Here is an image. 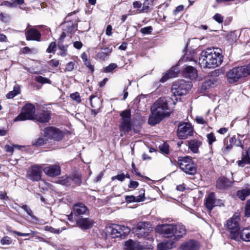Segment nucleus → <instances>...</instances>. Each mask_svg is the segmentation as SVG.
Here are the masks:
<instances>
[{
    "mask_svg": "<svg viewBox=\"0 0 250 250\" xmlns=\"http://www.w3.org/2000/svg\"><path fill=\"white\" fill-rule=\"evenodd\" d=\"M224 56L218 48H208L203 50L199 57V64L203 68H214L221 65Z\"/></svg>",
    "mask_w": 250,
    "mask_h": 250,
    "instance_id": "obj_1",
    "label": "nucleus"
},
{
    "mask_svg": "<svg viewBox=\"0 0 250 250\" xmlns=\"http://www.w3.org/2000/svg\"><path fill=\"white\" fill-rule=\"evenodd\" d=\"M151 111V115L149 118L148 123L152 125L160 123L164 117L168 116L170 113L167 102L164 98L157 100L152 106Z\"/></svg>",
    "mask_w": 250,
    "mask_h": 250,
    "instance_id": "obj_2",
    "label": "nucleus"
},
{
    "mask_svg": "<svg viewBox=\"0 0 250 250\" xmlns=\"http://www.w3.org/2000/svg\"><path fill=\"white\" fill-rule=\"evenodd\" d=\"M156 231L164 237L170 238L174 237V239L178 241L186 233L185 227L182 224H162L158 225Z\"/></svg>",
    "mask_w": 250,
    "mask_h": 250,
    "instance_id": "obj_3",
    "label": "nucleus"
},
{
    "mask_svg": "<svg viewBox=\"0 0 250 250\" xmlns=\"http://www.w3.org/2000/svg\"><path fill=\"white\" fill-rule=\"evenodd\" d=\"M120 115L121 119L119 129L121 131L120 135L123 136L132 129V122L131 119V111L129 109L125 110L120 113Z\"/></svg>",
    "mask_w": 250,
    "mask_h": 250,
    "instance_id": "obj_4",
    "label": "nucleus"
},
{
    "mask_svg": "<svg viewBox=\"0 0 250 250\" xmlns=\"http://www.w3.org/2000/svg\"><path fill=\"white\" fill-rule=\"evenodd\" d=\"M191 82L181 80L173 84L171 92L174 96L184 95L191 89Z\"/></svg>",
    "mask_w": 250,
    "mask_h": 250,
    "instance_id": "obj_5",
    "label": "nucleus"
},
{
    "mask_svg": "<svg viewBox=\"0 0 250 250\" xmlns=\"http://www.w3.org/2000/svg\"><path fill=\"white\" fill-rule=\"evenodd\" d=\"M180 168L186 173L194 175L196 172V167L191 157H179L178 162Z\"/></svg>",
    "mask_w": 250,
    "mask_h": 250,
    "instance_id": "obj_6",
    "label": "nucleus"
},
{
    "mask_svg": "<svg viewBox=\"0 0 250 250\" xmlns=\"http://www.w3.org/2000/svg\"><path fill=\"white\" fill-rule=\"evenodd\" d=\"M35 107L32 104H26L22 108L21 113L16 117L14 121H22L27 120H33L35 119L36 114Z\"/></svg>",
    "mask_w": 250,
    "mask_h": 250,
    "instance_id": "obj_7",
    "label": "nucleus"
},
{
    "mask_svg": "<svg viewBox=\"0 0 250 250\" xmlns=\"http://www.w3.org/2000/svg\"><path fill=\"white\" fill-rule=\"evenodd\" d=\"M107 231L113 238H125L129 233L130 229L125 226L113 224L108 228Z\"/></svg>",
    "mask_w": 250,
    "mask_h": 250,
    "instance_id": "obj_8",
    "label": "nucleus"
},
{
    "mask_svg": "<svg viewBox=\"0 0 250 250\" xmlns=\"http://www.w3.org/2000/svg\"><path fill=\"white\" fill-rule=\"evenodd\" d=\"M193 133V128L188 123H182L178 127L177 135L179 139H185Z\"/></svg>",
    "mask_w": 250,
    "mask_h": 250,
    "instance_id": "obj_9",
    "label": "nucleus"
},
{
    "mask_svg": "<svg viewBox=\"0 0 250 250\" xmlns=\"http://www.w3.org/2000/svg\"><path fill=\"white\" fill-rule=\"evenodd\" d=\"M246 76L243 66L234 67L227 74L229 82L230 83L236 82L241 78Z\"/></svg>",
    "mask_w": 250,
    "mask_h": 250,
    "instance_id": "obj_10",
    "label": "nucleus"
},
{
    "mask_svg": "<svg viewBox=\"0 0 250 250\" xmlns=\"http://www.w3.org/2000/svg\"><path fill=\"white\" fill-rule=\"evenodd\" d=\"M44 137L55 141H60L63 138V133L59 129L53 126H48L43 129Z\"/></svg>",
    "mask_w": 250,
    "mask_h": 250,
    "instance_id": "obj_11",
    "label": "nucleus"
},
{
    "mask_svg": "<svg viewBox=\"0 0 250 250\" xmlns=\"http://www.w3.org/2000/svg\"><path fill=\"white\" fill-rule=\"evenodd\" d=\"M134 232L138 238L145 237L151 231V228L148 223L141 222L133 229Z\"/></svg>",
    "mask_w": 250,
    "mask_h": 250,
    "instance_id": "obj_12",
    "label": "nucleus"
},
{
    "mask_svg": "<svg viewBox=\"0 0 250 250\" xmlns=\"http://www.w3.org/2000/svg\"><path fill=\"white\" fill-rule=\"evenodd\" d=\"M42 170L41 166H33L28 170L26 177L32 181H39L41 179Z\"/></svg>",
    "mask_w": 250,
    "mask_h": 250,
    "instance_id": "obj_13",
    "label": "nucleus"
},
{
    "mask_svg": "<svg viewBox=\"0 0 250 250\" xmlns=\"http://www.w3.org/2000/svg\"><path fill=\"white\" fill-rule=\"evenodd\" d=\"M205 205L207 209L210 212L215 206H221L224 205L222 200L216 199L214 193L211 192L207 197Z\"/></svg>",
    "mask_w": 250,
    "mask_h": 250,
    "instance_id": "obj_14",
    "label": "nucleus"
},
{
    "mask_svg": "<svg viewBox=\"0 0 250 250\" xmlns=\"http://www.w3.org/2000/svg\"><path fill=\"white\" fill-rule=\"evenodd\" d=\"M240 218L238 215H234L229 219L227 222V228L231 233H235L239 229V221Z\"/></svg>",
    "mask_w": 250,
    "mask_h": 250,
    "instance_id": "obj_15",
    "label": "nucleus"
},
{
    "mask_svg": "<svg viewBox=\"0 0 250 250\" xmlns=\"http://www.w3.org/2000/svg\"><path fill=\"white\" fill-rule=\"evenodd\" d=\"M199 248V243L194 240L185 241L180 246V249L181 250H198Z\"/></svg>",
    "mask_w": 250,
    "mask_h": 250,
    "instance_id": "obj_16",
    "label": "nucleus"
},
{
    "mask_svg": "<svg viewBox=\"0 0 250 250\" xmlns=\"http://www.w3.org/2000/svg\"><path fill=\"white\" fill-rule=\"evenodd\" d=\"M124 249L125 250H143L146 248L139 242L129 239L125 242Z\"/></svg>",
    "mask_w": 250,
    "mask_h": 250,
    "instance_id": "obj_17",
    "label": "nucleus"
},
{
    "mask_svg": "<svg viewBox=\"0 0 250 250\" xmlns=\"http://www.w3.org/2000/svg\"><path fill=\"white\" fill-rule=\"evenodd\" d=\"M43 171L47 175L50 177H55L61 173V167L59 165H50L43 168Z\"/></svg>",
    "mask_w": 250,
    "mask_h": 250,
    "instance_id": "obj_18",
    "label": "nucleus"
},
{
    "mask_svg": "<svg viewBox=\"0 0 250 250\" xmlns=\"http://www.w3.org/2000/svg\"><path fill=\"white\" fill-rule=\"evenodd\" d=\"M25 36L28 41L33 40L40 41L41 37L39 31L34 28H29L26 31Z\"/></svg>",
    "mask_w": 250,
    "mask_h": 250,
    "instance_id": "obj_19",
    "label": "nucleus"
},
{
    "mask_svg": "<svg viewBox=\"0 0 250 250\" xmlns=\"http://www.w3.org/2000/svg\"><path fill=\"white\" fill-rule=\"evenodd\" d=\"M183 73L185 77L190 80H194L197 77V70L191 66H186L184 69Z\"/></svg>",
    "mask_w": 250,
    "mask_h": 250,
    "instance_id": "obj_20",
    "label": "nucleus"
},
{
    "mask_svg": "<svg viewBox=\"0 0 250 250\" xmlns=\"http://www.w3.org/2000/svg\"><path fill=\"white\" fill-rule=\"evenodd\" d=\"M50 119V112L47 110H43L40 113L36 114L34 119H36L37 121L40 123H44L48 122Z\"/></svg>",
    "mask_w": 250,
    "mask_h": 250,
    "instance_id": "obj_21",
    "label": "nucleus"
},
{
    "mask_svg": "<svg viewBox=\"0 0 250 250\" xmlns=\"http://www.w3.org/2000/svg\"><path fill=\"white\" fill-rule=\"evenodd\" d=\"M78 226L82 229H87L92 227L93 222L88 218H82L77 221Z\"/></svg>",
    "mask_w": 250,
    "mask_h": 250,
    "instance_id": "obj_22",
    "label": "nucleus"
},
{
    "mask_svg": "<svg viewBox=\"0 0 250 250\" xmlns=\"http://www.w3.org/2000/svg\"><path fill=\"white\" fill-rule=\"evenodd\" d=\"M90 101L91 106L92 107L95 108L91 110V112L94 116H95L99 112L100 100L99 98H96L95 96L91 95L90 97Z\"/></svg>",
    "mask_w": 250,
    "mask_h": 250,
    "instance_id": "obj_23",
    "label": "nucleus"
},
{
    "mask_svg": "<svg viewBox=\"0 0 250 250\" xmlns=\"http://www.w3.org/2000/svg\"><path fill=\"white\" fill-rule=\"evenodd\" d=\"M231 184V182L225 177L220 178L216 182V188L220 189L228 188Z\"/></svg>",
    "mask_w": 250,
    "mask_h": 250,
    "instance_id": "obj_24",
    "label": "nucleus"
},
{
    "mask_svg": "<svg viewBox=\"0 0 250 250\" xmlns=\"http://www.w3.org/2000/svg\"><path fill=\"white\" fill-rule=\"evenodd\" d=\"M201 145V142L196 139L188 141V147L194 153H197L198 152V148Z\"/></svg>",
    "mask_w": 250,
    "mask_h": 250,
    "instance_id": "obj_25",
    "label": "nucleus"
},
{
    "mask_svg": "<svg viewBox=\"0 0 250 250\" xmlns=\"http://www.w3.org/2000/svg\"><path fill=\"white\" fill-rule=\"evenodd\" d=\"M111 52V49L108 47L103 48L101 51L97 54L96 57L97 59L104 61Z\"/></svg>",
    "mask_w": 250,
    "mask_h": 250,
    "instance_id": "obj_26",
    "label": "nucleus"
},
{
    "mask_svg": "<svg viewBox=\"0 0 250 250\" xmlns=\"http://www.w3.org/2000/svg\"><path fill=\"white\" fill-rule=\"evenodd\" d=\"M74 212L78 215H82L86 213L87 210L86 207L82 203H78L73 207Z\"/></svg>",
    "mask_w": 250,
    "mask_h": 250,
    "instance_id": "obj_27",
    "label": "nucleus"
},
{
    "mask_svg": "<svg viewBox=\"0 0 250 250\" xmlns=\"http://www.w3.org/2000/svg\"><path fill=\"white\" fill-rule=\"evenodd\" d=\"M174 242L172 240L163 241L157 245L159 250H168L173 248Z\"/></svg>",
    "mask_w": 250,
    "mask_h": 250,
    "instance_id": "obj_28",
    "label": "nucleus"
},
{
    "mask_svg": "<svg viewBox=\"0 0 250 250\" xmlns=\"http://www.w3.org/2000/svg\"><path fill=\"white\" fill-rule=\"evenodd\" d=\"M179 70L176 67H172L170 70L166 74L165 76L163 77L161 79L162 82H165L167 79L169 78H174L177 76Z\"/></svg>",
    "mask_w": 250,
    "mask_h": 250,
    "instance_id": "obj_29",
    "label": "nucleus"
},
{
    "mask_svg": "<svg viewBox=\"0 0 250 250\" xmlns=\"http://www.w3.org/2000/svg\"><path fill=\"white\" fill-rule=\"evenodd\" d=\"M237 163L238 165L241 167H243L246 165L250 164V159L248 153H246L245 151L242 152L241 159L237 161Z\"/></svg>",
    "mask_w": 250,
    "mask_h": 250,
    "instance_id": "obj_30",
    "label": "nucleus"
},
{
    "mask_svg": "<svg viewBox=\"0 0 250 250\" xmlns=\"http://www.w3.org/2000/svg\"><path fill=\"white\" fill-rule=\"evenodd\" d=\"M236 195L241 200H245L248 196L250 195V188L238 190Z\"/></svg>",
    "mask_w": 250,
    "mask_h": 250,
    "instance_id": "obj_31",
    "label": "nucleus"
},
{
    "mask_svg": "<svg viewBox=\"0 0 250 250\" xmlns=\"http://www.w3.org/2000/svg\"><path fill=\"white\" fill-rule=\"evenodd\" d=\"M241 238L245 241H250V227L243 229L240 232Z\"/></svg>",
    "mask_w": 250,
    "mask_h": 250,
    "instance_id": "obj_32",
    "label": "nucleus"
},
{
    "mask_svg": "<svg viewBox=\"0 0 250 250\" xmlns=\"http://www.w3.org/2000/svg\"><path fill=\"white\" fill-rule=\"evenodd\" d=\"M152 0H145L140 13H147L149 11L151 10L150 6L152 5Z\"/></svg>",
    "mask_w": 250,
    "mask_h": 250,
    "instance_id": "obj_33",
    "label": "nucleus"
},
{
    "mask_svg": "<svg viewBox=\"0 0 250 250\" xmlns=\"http://www.w3.org/2000/svg\"><path fill=\"white\" fill-rule=\"evenodd\" d=\"M71 177H68L66 175L63 176L60 178L58 180V183L65 186H69L71 184Z\"/></svg>",
    "mask_w": 250,
    "mask_h": 250,
    "instance_id": "obj_34",
    "label": "nucleus"
},
{
    "mask_svg": "<svg viewBox=\"0 0 250 250\" xmlns=\"http://www.w3.org/2000/svg\"><path fill=\"white\" fill-rule=\"evenodd\" d=\"M20 88L19 86H15L13 91H10L7 95L6 97L8 99H12L20 93Z\"/></svg>",
    "mask_w": 250,
    "mask_h": 250,
    "instance_id": "obj_35",
    "label": "nucleus"
},
{
    "mask_svg": "<svg viewBox=\"0 0 250 250\" xmlns=\"http://www.w3.org/2000/svg\"><path fill=\"white\" fill-rule=\"evenodd\" d=\"M52 185L50 183L44 180H42L39 183V187L43 190H47L48 189H50Z\"/></svg>",
    "mask_w": 250,
    "mask_h": 250,
    "instance_id": "obj_36",
    "label": "nucleus"
},
{
    "mask_svg": "<svg viewBox=\"0 0 250 250\" xmlns=\"http://www.w3.org/2000/svg\"><path fill=\"white\" fill-rule=\"evenodd\" d=\"M44 229L45 231H49L55 234H59L62 231V229H56L51 226H46L44 227Z\"/></svg>",
    "mask_w": 250,
    "mask_h": 250,
    "instance_id": "obj_37",
    "label": "nucleus"
},
{
    "mask_svg": "<svg viewBox=\"0 0 250 250\" xmlns=\"http://www.w3.org/2000/svg\"><path fill=\"white\" fill-rule=\"evenodd\" d=\"M159 148L161 152L164 154H167L169 152V146L167 143H163L160 145Z\"/></svg>",
    "mask_w": 250,
    "mask_h": 250,
    "instance_id": "obj_38",
    "label": "nucleus"
},
{
    "mask_svg": "<svg viewBox=\"0 0 250 250\" xmlns=\"http://www.w3.org/2000/svg\"><path fill=\"white\" fill-rule=\"evenodd\" d=\"M12 242V239L7 236L3 237L0 240V243L2 245H10Z\"/></svg>",
    "mask_w": 250,
    "mask_h": 250,
    "instance_id": "obj_39",
    "label": "nucleus"
},
{
    "mask_svg": "<svg viewBox=\"0 0 250 250\" xmlns=\"http://www.w3.org/2000/svg\"><path fill=\"white\" fill-rule=\"evenodd\" d=\"M35 80L41 83H50V81L48 79L44 78L41 76H37L35 78Z\"/></svg>",
    "mask_w": 250,
    "mask_h": 250,
    "instance_id": "obj_40",
    "label": "nucleus"
},
{
    "mask_svg": "<svg viewBox=\"0 0 250 250\" xmlns=\"http://www.w3.org/2000/svg\"><path fill=\"white\" fill-rule=\"evenodd\" d=\"M140 194L138 196H135V200L136 202H140L143 201L145 199V190L144 189H141L140 191Z\"/></svg>",
    "mask_w": 250,
    "mask_h": 250,
    "instance_id": "obj_41",
    "label": "nucleus"
},
{
    "mask_svg": "<svg viewBox=\"0 0 250 250\" xmlns=\"http://www.w3.org/2000/svg\"><path fill=\"white\" fill-rule=\"evenodd\" d=\"M140 194L138 196H135V200L136 202H140L143 201L145 199V190L144 189H141L140 191Z\"/></svg>",
    "mask_w": 250,
    "mask_h": 250,
    "instance_id": "obj_42",
    "label": "nucleus"
},
{
    "mask_svg": "<svg viewBox=\"0 0 250 250\" xmlns=\"http://www.w3.org/2000/svg\"><path fill=\"white\" fill-rule=\"evenodd\" d=\"M232 145L228 144V142L226 139L224 140V146L222 148L223 153H227L232 148Z\"/></svg>",
    "mask_w": 250,
    "mask_h": 250,
    "instance_id": "obj_43",
    "label": "nucleus"
},
{
    "mask_svg": "<svg viewBox=\"0 0 250 250\" xmlns=\"http://www.w3.org/2000/svg\"><path fill=\"white\" fill-rule=\"evenodd\" d=\"M30 232L29 233H21L17 231H10V232H12L13 233L16 234L17 235L21 236H27L30 235L31 234H35L36 232L32 231L31 230H30Z\"/></svg>",
    "mask_w": 250,
    "mask_h": 250,
    "instance_id": "obj_44",
    "label": "nucleus"
},
{
    "mask_svg": "<svg viewBox=\"0 0 250 250\" xmlns=\"http://www.w3.org/2000/svg\"><path fill=\"white\" fill-rule=\"evenodd\" d=\"M71 181L74 182L75 184L79 185L81 183V177L78 174H75L71 177Z\"/></svg>",
    "mask_w": 250,
    "mask_h": 250,
    "instance_id": "obj_45",
    "label": "nucleus"
},
{
    "mask_svg": "<svg viewBox=\"0 0 250 250\" xmlns=\"http://www.w3.org/2000/svg\"><path fill=\"white\" fill-rule=\"evenodd\" d=\"M56 44L55 42H52L48 47L46 51L48 53H54L56 51Z\"/></svg>",
    "mask_w": 250,
    "mask_h": 250,
    "instance_id": "obj_46",
    "label": "nucleus"
},
{
    "mask_svg": "<svg viewBox=\"0 0 250 250\" xmlns=\"http://www.w3.org/2000/svg\"><path fill=\"white\" fill-rule=\"evenodd\" d=\"M70 97L72 99L78 103H80L81 101L80 94L78 92L71 94Z\"/></svg>",
    "mask_w": 250,
    "mask_h": 250,
    "instance_id": "obj_47",
    "label": "nucleus"
},
{
    "mask_svg": "<svg viewBox=\"0 0 250 250\" xmlns=\"http://www.w3.org/2000/svg\"><path fill=\"white\" fill-rule=\"evenodd\" d=\"M46 140L43 138H40L36 142L34 143V145L36 146H43L45 143Z\"/></svg>",
    "mask_w": 250,
    "mask_h": 250,
    "instance_id": "obj_48",
    "label": "nucleus"
},
{
    "mask_svg": "<svg viewBox=\"0 0 250 250\" xmlns=\"http://www.w3.org/2000/svg\"><path fill=\"white\" fill-rule=\"evenodd\" d=\"M117 67L116 63H111L106 67L104 69V72L106 73L110 72Z\"/></svg>",
    "mask_w": 250,
    "mask_h": 250,
    "instance_id": "obj_49",
    "label": "nucleus"
},
{
    "mask_svg": "<svg viewBox=\"0 0 250 250\" xmlns=\"http://www.w3.org/2000/svg\"><path fill=\"white\" fill-rule=\"evenodd\" d=\"M152 31V27L150 26L144 27L141 29V32L143 34H151Z\"/></svg>",
    "mask_w": 250,
    "mask_h": 250,
    "instance_id": "obj_50",
    "label": "nucleus"
},
{
    "mask_svg": "<svg viewBox=\"0 0 250 250\" xmlns=\"http://www.w3.org/2000/svg\"><path fill=\"white\" fill-rule=\"evenodd\" d=\"M207 137L209 145L212 144L216 141V137L213 133L208 134Z\"/></svg>",
    "mask_w": 250,
    "mask_h": 250,
    "instance_id": "obj_51",
    "label": "nucleus"
},
{
    "mask_svg": "<svg viewBox=\"0 0 250 250\" xmlns=\"http://www.w3.org/2000/svg\"><path fill=\"white\" fill-rule=\"evenodd\" d=\"M195 120L196 122L199 124H206L208 122V120L207 119H204L203 117L200 116H196Z\"/></svg>",
    "mask_w": 250,
    "mask_h": 250,
    "instance_id": "obj_52",
    "label": "nucleus"
},
{
    "mask_svg": "<svg viewBox=\"0 0 250 250\" xmlns=\"http://www.w3.org/2000/svg\"><path fill=\"white\" fill-rule=\"evenodd\" d=\"M245 215L247 217L250 216V200L247 201L246 205Z\"/></svg>",
    "mask_w": 250,
    "mask_h": 250,
    "instance_id": "obj_53",
    "label": "nucleus"
},
{
    "mask_svg": "<svg viewBox=\"0 0 250 250\" xmlns=\"http://www.w3.org/2000/svg\"><path fill=\"white\" fill-rule=\"evenodd\" d=\"M213 19L218 23H222L224 21V17L220 14H216L213 16Z\"/></svg>",
    "mask_w": 250,
    "mask_h": 250,
    "instance_id": "obj_54",
    "label": "nucleus"
},
{
    "mask_svg": "<svg viewBox=\"0 0 250 250\" xmlns=\"http://www.w3.org/2000/svg\"><path fill=\"white\" fill-rule=\"evenodd\" d=\"M125 178V175L124 174H121L116 176H113L111 178V179L112 181H114L116 179H117L118 180L120 181H123Z\"/></svg>",
    "mask_w": 250,
    "mask_h": 250,
    "instance_id": "obj_55",
    "label": "nucleus"
},
{
    "mask_svg": "<svg viewBox=\"0 0 250 250\" xmlns=\"http://www.w3.org/2000/svg\"><path fill=\"white\" fill-rule=\"evenodd\" d=\"M75 62H70L66 64L65 70L68 71H72L74 67Z\"/></svg>",
    "mask_w": 250,
    "mask_h": 250,
    "instance_id": "obj_56",
    "label": "nucleus"
},
{
    "mask_svg": "<svg viewBox=\"0 0 250 250\" xmlns=\"http://www.w3.org/2000/svg\"><path fill=\"white\" fill-rule=\"evenodd\" d=\"M58 46L59 48L62 51H67V45H63L62 44V42H61V41H59L58 42Z\"/></svg>",
    "mask_w": 250,
    "mask_h": 250,
    "instance_id": "obj_57",
    "label": "nucleus"
},
{
    "mask_svg": "<svg viewBox=\"0 0 250 250\" xmlns=\"http://www.w3.org/2000/svg\"><path fill=\"white\" fill-rule=\"evenodd\" d=\"M135 196L133 195L126 196L125 197V201L127 203L136 202Z\"/></svg>",
    "mask_w": 250,
    "mask_h": 250,
    "instance_id": "obj_58",
    "label": "nucleus"
},
{
    "mask_svg": "<svg viewBox=\"0 0 250 250\" xmlns=\"http://www.w3.org/2000/svg\"><path fill=\"white\" fill-rule=\"evenodd\" d=\"M9 19V16L6 14L0 13V20L2 21L6 22Z\"/></svg>",
    "mask_w": 250,
    "mask_h": 250,
    "instance_id": "obj_59",
    "label": "nucleus"
},
{
    "mask_svg": "<svg viewBox=\"0 0 250 250\" xmlns=\"http://www.w3.org/2000/svg\"><path fill=\"white\" fill-rule=\"evenodd\" d=\"M133 8L137 10H140L142 3L139 1H134L132 3Z\"/></svg>",
    "mask_w": 250,
    "mask_h": 250,
    "instance_id": "obj_60",
    "label": "nucleus"
},
{
    "mask_svg": "<svg viewBox=\"0 0 250 250\" xmlns=\"http://www.w3.org/2000/svg\"><path fill=\"white\" fill-rule=\"evenodd\" d=\"M21 208L26 212V213L30 216H32V211L31 209L26 205H22Z\"/></svg>",
    "mask_w": 250,
    "mask_h": 250,
    "instance_id": "obj_61",
    "label": "nucleus"
},
{
    "mask_svg": "<svg viewBox=\"0 0 250 250\" xmlns=\"http://www.w3.org/2000/svg\"><path fill=\"white\" fill-rule=\"evenodd\" d=\"M139 186L138 182L136 181H130L128 187L131 188H136Z\"/></svg>",
    "mask_w": 250,
    "mask_h": 250,
    "instance_id": "obj_62",
    "label": "nucleus"
},
{
    "mask_svg": "<svg viewBox=\"0 0 250 250\" xmlns=\"http://www.w3.org/2000/svg\"><path fill=\"white\" fill-rule=\"evenodd\" d=\"M85 65L88 68L91 72H93L94 70V66L92 65L90 63V62L88 60L84 62Z\"/></svg>",
    "mask_w": 250,
    "mask_h": 250,
    "instance_id": "obj_63",
    "label": "nucleus"
},
{
    "mask_svg": "<svg viewBox=\"0 0 250 250\" xmlns=\"http://www.w3.org/2000/svg\"><path fill=\"white\" fill-rule=\"evenodd\" d=\"M246 76L250 75V62L247 65L243 66Z\"/></svg>",
    "mask_w": 250,
    "mask_h": 250,
    "instance_id": "obj_64",
    "label": "nucleus"
}]
</instances>
